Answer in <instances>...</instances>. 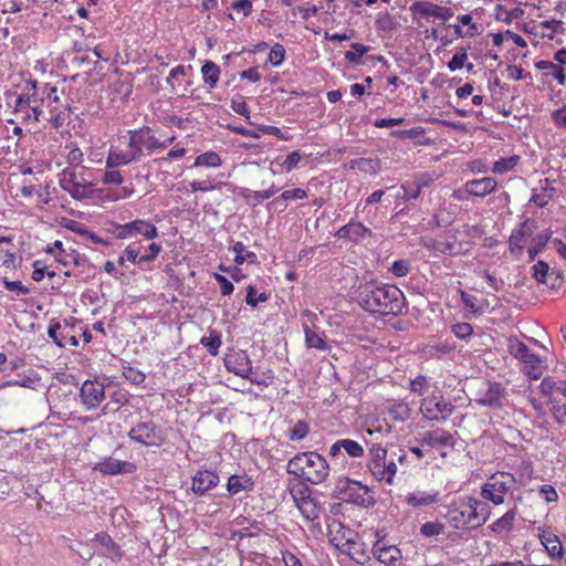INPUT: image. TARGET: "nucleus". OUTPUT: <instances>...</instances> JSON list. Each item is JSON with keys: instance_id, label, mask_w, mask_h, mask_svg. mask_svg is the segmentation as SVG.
I'll return each instance as SVG.
<instances>
[{"instance_id": "nucleus-1", "label": "nucleus", "mask_w": 566, "mask_h": 566, "mask_svg": "<svg viewBox=\"0 0 566 566\" xmlns=\"http://www.w3.org/2000/svg\"><path fill=\"white\" fill-rule=\"evenodd\" d=\"M353 298L365 311L377 316H398L406 308V297L400 289L375 279H361L353 286Z\"/></svg>"}, {"instance_id": "nucleus-2", "label": "nucleus", "mask_w": 566, "mask_h": 566, "mask_svg": "<svg viewBox=\"0 0 566 566\" xmlns=\"http://www.w3.org/2000/svg\"><path fill=\"white\" fill-rule=\"evenodd\" d=\"M287 471L312 484L324 482L329 474L325 458L316 452H303L289 461Z\"/></svg>"}, {"instance_id": "nucleus-3", "label": "nucleus", "mask_w": 566, "mask_h": 566, "mask_svg": "<svg viewBox=\"0 0 566 566\" xmlns=\"http://www.w3.org/2000/svg\"><path fill=\"white\" fill-rule=\"evenodd\" d=\"M59 185L74 200L84 201L93 199L102 190L95 189L92 180L85 176V169L77 171L74 167H66L59 174Z\"/></svg>"}, {"instance_id": "nucleus-4", "label": "nucleus", "mask_w": 566, "mask_h": 566, "mask_svg": "<svg viewBox=\"0 0 566 566\" xmlns=\"http://www.w3.org/2000/svg\"><path fill=\"white\" fill-rule=\"evenodd\" d=\"M367 469L378 482H385L389 485L394 483L397 464L394 460L387 459V449L381 444L373 443L368 448Z\"/></svg>"}, {"instance_id": "nucleus-5", "label": "nucleus", "mask_w": 566, "mask_h": 566, "mask_svg": "<svg viewBox=\"0 0 566 566\" xmlns=\"http://www.w3.org/2000/svg\"><path fill=\"white\" fill-rule=\"evenodd\" d=\"M443 515L448 525L458 531L475 530V509H472V496H459L447 506Z\"/></svg>"}, {"instance_id": "nucleus-6", "label": "nucleus", "mask_w": 566, "mask_h": 566, "mask_svg": "<svg viewBox=\"0 0 566 566\" xmlns=\"http://www.w3.org/2000/svg\"><path fill=\"white\" fill-rule=\"evenodd\" d=\"M128 148L132 149L137 160L140 159L146 150L151 154L156 150H161L171 145L175 140V136L167 137L164 140H159L154 130L149 126H143L138 129L128 130Z\"/></svg>"}, {"instance_id": "nucleus-7", "label": "nucleus", "mask_w": 566, "mask_h": 566, "mask_svg": "<svg viewBox=\"0 0 566 566\" xmlns=\"http://www.w3.org/2000/svg\"><path fill=\"white\" fill-rule=\"evenodd\" d=\"M472 244L468 226H463L448 230L443 237L433 240L431 247L436 252L455 256L468 253Z\"/></svg>"}, {"instance_id": "nucleus-8", "label": "nucleus", "mask_w": 566, "mask_h": 566, "mask_svg": "<svg viewBox=\"0 0 566 566\" xmlns=\"http://www.w3.org/2000/svg\"><path fill=\"white\" fill-rule=\"evenodd\" d=\"M516 478L514 474L505 471H496L491 474L485 483L481 486V497L494 505L504 503L505 495L516 486Z\"/></svg>"}, {"instance_id": "nucleus-9", "label": "nucleus", "mask_w": 566, "mask_h": 566, "mask_svg": "<svg viewBox=\"0 0 566 566\" xmlns=\"http://www.w3.org/2000/svg\"><path fill=\"white\" fill-rule=\"evenodd\" d=\"M419 443L428 448L429 453L436 451L441 458H446L454 449L457 439L454 433L438 427L423 432Z\"/></svg>"}, {"instance_id": "nucleus-10", "label": "nucleus", "mask_w": 566, "mask_h": 566, "mask_svg": "<svg viewBox=\"0 0 566 566\" xmlns=\"http://www.w3.org/2000/svg\"><path fill=\"white\" fill-rule=\"evenodd\" d=\"M290 494L306 521H315L319 517L321 506L312 496L311 489L303 481L291 484Z\"/></svg>"}, {"instance_id": "nucleus-11", "label": "nucleus", "mask_w": 566, "mask_h": 566, "mask_svg": "<svg viewBox=\"0 0 566 566\" xmlns=\"http://www.w3.org/2000/svg\"><path fill=\"white\" fill-rule=\"evenodd\" d=\"M509 352L523 364V370L531 379H539L543 373L542 359L517 339L510 340Z\"/></svg>"}, {"instance_id": "nucleus-12", "label": "nucleus", "mask_w": 566, "mask_h": 566, "mask_svg": "<svg viewBox=\"0 0 566 566\" xmlns=\"http://www.w3.org/2000/svg\"><path fill=\"white\" fill-rule=\"evenodd\" d=\"M128 437L142 446L157 448L166 440L163 429L153 421L137 423L129 430Z\"/></svg>"}, {"instance_id": "nucleus-13", "label": "nucleus", "mask_w": 566, "mask_h": 566, "mask_svg": "<svg viewBox=\"0 0 566 566\" xmlns=\"http://www.w3.org/2000/svg\"><path fill=\"white\" fill-rule=\"evenodd\" d=\"M453 408V405L441 395V391H433L430 396L424 397L420 406L424 418L437 421L448 418Z\"/></svg>"}, {"instance_id": "nucleus-14", "label": "nucleus", "mask_w": 566, "mask_h": 566, "mask_svg": "<svg viewBox=\"0 0 566 566\" xmlns=\"http://www.w3.org/2000/svg\"><path fill=\"white\" fill-rule=\"evenodd\" d=\"M535 229V222L525 219L514 228L509 238V251L515 258L523 255L527 240L532 237Z\"/></svg>"}, {"instance_id": "nucleus-15", "label": "nucleus", "mask_w": 566, "mask_h": 566, "mask_svg": "<svg viewBox=\"0 0 566 566\" xmlns=\"http://www.w3.org/2000/svg\"><path fill=\"white\" fill-rule=\"evenodd\" d=\"M536 536L552 559L560 560L564 558L565 551L562 541L551 526L542 525L536 527Z\"/></svg>"}, {"instance_id": "nucleus-16", "label": "nucleus", "mask_w": 566, "mask_h": 566, "mask_svg": "<svg viewBox=\"0 0 566 566\" xmlns=\"http://www.w3.org/2000/svg\"><path fill=\"white\" fill-rule=\"evenodd\" d=\"M410 11L420 18H433L443 22L454 15L450 7L439 6L431 1H416L410 6Z\"/></svg>"}, {"instance_id": "nucleus-17", "label": "nucleus", "mask_w": 566, "mask_h": 566, "mask_svg": "<svg viewBox=\"0 0 566 566\" xmlns=\"http://www.w3.org/2000/svg\"><path fill=\"white\" fill-rule=\"evenodd\" d=\"M335 238L339 240H346L350 243L358 244L366 238L371 237V230L356 219H350L348 223L340 227L335 232Z\"/></svg>"}, {"instance_id": "nucleus-18", "label": "nucleus", "mask_w": 566, "mask_h": 566, "mask_svg": "<svg viewBox=\"0 0 566 566\" xmlns=\"http://www.w3.org/2000/svg\"><path fill=\"white\" fill-rule=\"evenodd\" d=\"M371 553L374 557L385 566H399L402 560L401 549L396 545L374 543Z\"/></svg>"}, {"instance_id": "nucleus-19", "label": "nucleus", "mask_w": 566, "mask_h": 566, "mask_svg": "<svg viewBox=\"0 0 566 566\" xmlns=\"http://www.w3.org/2000/svg\"><path fill=\"white\" fill-rule=\"evenodd\" d=\"M106 475H116L122 473H134L137 468L133 462L117 460L112 457L101 459L93 468Z\"/></svg>"}, {"instance_id": "nucleus-20", "label": "nucleus", "mask_w": 566, "mask_h": 566, "mask_svg": "<svg viewBox=\"0 0 566 566\" xmlns=\"http://www.w3.org/2000/svg\"><path fill=\"white\" fill-rule=\"evenodd\" d=\"M224 365L229 371L243 378L248 377L252 370L251 360L245 350H233L224 357Z\"/></svg>"}, {"instance_id": "nucleus-21", "label": "nucleus", "mask_w": 566, "mask_h": 566, "mask_svg": "<svg viewBox=\"0 0 566 566\" xmlns=\"http://www.w3.org/2000/svg\"><path fill=\"white\" fill-rule=\"evenodd\" d=\"M303 332L307 349H316L331 355L333 348L332 343H334V340H329L324 332H316L306 324L303 325Z\"/></svg>"}, {"instance_id": "nucleus-22", "label": "nucleus", "mask_w": 566, "mask_h": 566, "mask_svg": "<svg viewBox=\"0 0 566 566\" xmlns=\"http://www.w3.org/2000/svg\"><path fill=\"white\" fill-rule=\"evenodd\" d=\"M433 181V178L428 172L417 174L412 179L407 180L400 185V190L405 191V196L410 200H416L420 197L423 188H428Z\"/></svg>"}, {"instance_id": "nucleus-23", "label": "nucleus", "mask_w": 566, "mask_h": 566, "mask_svg": "<svg viewBox=\"0 0 566 566\" xmlns=\"http://www.w3.org/2000/svg\"><path fill=\"white\" fill-rule=\"evenodd\" d=\"M93 541L102 547L99 555L117 563L124 557V551L120 546L105 532L95 534Z\"/></svg>"}, {"instance_id": "nucleus-24", "label": "nucleus", "mask_w": 566, "mask_h": 566, "mask_svg": "<svg viewBox=\"0 0 566 566\" xmlns=\"http://www.w3.org/2000/svg\"><path fill=\"white\" fill-rule=\"evenodd\" d=\"M346 501L353 502L363 507H369L375 504V500L370 494V491L367 486L363 485L360 482L352 481L348 485V489L345 491Z\"/></svg>"}, {"instance_id": "nucleus-25", "label": "nucleus", "mask_w": 566, "mask_h": 566, "mask_svg": "<svg viewBox=\"0 0 566 566\" xmlns=\"http://www.w3.org/2000/svg\"><path fill=\"white\" fill-rule=\"evenodd\" d=\"M497 187V182L492 177L472 179L464 184L465 191L473 197H485L492 193Z\"/></svg>"}, {"instance_id": "nucleus-26", "label": "nucleus", "mask_w": 566, "mask_h": 566, "mask_svg": "<svg viewBox=\"0 0 566 566\" xmlns=\"http://www.w3.org/2000/svg\"><path fill=\"white\" fill-rule=\"evenodd\" d=\"M219 483L217 473L209 470H200L192 479V491L197 495H203Z\"/></svg>"}, {"instance_id": "nucleus-27", "label": "nucleus", "mask_w": 566, "mask_h": 566, "mask_svg": "<svg viewBox=\"0 0 566 566\" xmlns=\"http://www.w3.org/2000/svg\"><path fill=\"white\" fill-rule=\"evenodd\" d=\"M353 537H357L356 534L342 523L334 522L329 525V541L339 552L345 548Z\"/></svg>"}, {"instance_id": "nucleus-28", "label": "nucleus", "mask_w": 566, "mask_h": 566, "mask_svg": "<svg viewBox=\"0 0 566 566\" xmlns=\"http://www.w3.org/2000/svg\"><path fill=\"white\" fill-rule=\"evenodd\" d=\"M40 95V86L36 81H29L27 83L25 92L18 95L15 101V111L23 112L30 108L33 104L38 103Z\"/></svg>"}, {"instance_id": "nucleus-29", "label": "nucleus", "mask_w": 566, "mask_h": 566, "mask_svg": "<svg viewBox=\"0 0 566 566\" xmlns=\"http://www.w3.org/2000/svg\"><path fill=\"white\" fill-rule=\"evenodd\" d=\"M136 160L137 158L130 148L127 147V150L124 151L111 147L106 157L105 166L107 169H114L120 166L132 164Z\"/></svg>"}, {"instance_id": "nucleus-30", "label": "nucleus", "mask_w": 566, "mask_h": 566, "mask_svg": "<svg viewBox=\"0 0 566 566\" xmlns=\"http://www.w3.org/2000/svg\"><path fill=\"white\" fill-rule=\"evenodd\" d=\"M440 500L439 492H427L416 490L406 496V503L412 507H424L438 503Z\"/></svg>"}, {"instance_id": "nucleus-31", "label": "nucleus", "mask_w": 566, "mask_h": 566, "mask_svg": "<svg viewBox=\"0 0 566 566\" xmlns=\"http://www.w3.org/2000/svg\"><path fill=\"white\" fill-rule=\"evenodd\" d=\"M363 428L368 436L377 434L384 437L390 432V426L386 419H381L375 415H368L364 418Z\"/></svg>"}, {"instance_id": "nucleus-32", "label": "nucleus", "mask_w": 566, "mask_h": 566, "mask_svg": "<svg viewBox=\"0 0 566 566\" xmlns=\"http://www.w3.org/2000/svg\"><path fill=\"white\" fill-rule=\"evenodd\" d=\"M343 554L349 556L350 559L355 560L357 564L364 565L366 564L370 557L366 551L365 544L358 541L356 537H353L344 549H342Z\"/></svg>"}, {"instance_id": "nucleus-33", "label": "nucleus", "mask_w": 566, "mask_h": 566, "mask_svg": "<svg viewBox=\"0 0 566 566\" xmlns=\"http://www.w3.org/2000/svg\"><path fill=\"white\" fill-rule=\"evenodd\" d=\"M554 394H562V391H530V402L538 415L545 416L548 413Z\"/></svg>"}, {"instance_id": "nucleus-34", "label": "nucleus", "mask_w": 566, "mask_h": 566, "mask_svg": "<svg viewBox=\"0 0 566 566\" xmlns=\"http://www.w3.org/2000/svg\"><path fill=\"white\" fill-rule=\"evenodd\" d=\"M344 449L345 452L352 458H360L364 455V448L360 443L350 439L337 440L329 450L331 455L335 457Z\"/></svg>"}, {"instance_id": "nucleus-35", "label": "nucleus", "mask_w": 566, "mask_h": 566, "mask_svg": "<svg viewBox=\"0 0 566 566\" xmlns=\"http://www.w3.org/2000/svg\"><path fill=\"white\" fill-rule=\"evenodd\" d=\"M129 222L134 238L140 235L146 240H153L159 235L157 227L148 220L135 219Z\"/></svg>"}, {"instance_id": "nucleus-36", "label": "nucleus", "mask_w": 566, "mask_h": 566, "mask_svg": "<svg viewBox=\"0 0 566 566\" xmlns=\"http://www.w3.org/2000/svg\"><path fill=\"white\" fill-rule=\"evenodd\" d=\"M38 103H40L42 106L49 107V109H51L53 106H63L57 95L56 86H53L49 83H44L40 86Z\"/></svg>"}, {"instance_id": "nucleus-37", "label": "nucleus", "mask_w": 566, "mask_h": 566, "mask_svg": "<svg viewBox=\"0 0 566 566\" xmlns=\"http://www.w3.org/2000/svg\"><path fill=\"white\" fill-rule=\"evenodd\" d=\"M517 510L515 507L509 510L501 517H499L492 524H490L489 528L494 533L511 532L513 530Z\"/></svg>"}, {"instance_id": "nucleus-38", "label": "nucleus", "mask_w": 566, "mask_h": 566, "mask_svg": "<svg viewBox=\"0 0 566 566\" xmlns=\"http://www.w3.org/2000/svg\"><path fill=\"white\" fill-rule=\"evenodd\" d=\"M535 67L544 71L546 75L554 77L559 85H565L566 76L564 69L560 65L555 64L552 61L541 60L535 63Z\"/></svg>"}, {"instance_id": "nucleus-39", "label": "nucleus", "mask_w": 566, "mask_h": 566, "mask_svg": "<svg viewBox=\"0 0 566 566\" xmlns=\"http://www.w3.org/2000/svg\"><path fill=\"white\" fill-rule=\"evenodd\" d=\"M552 230L546 229L533 239V244L527 250L530 261H534L535 258L545 249L546 244L552 239Z\"/></svg>"}, {"instance_id": "nucleus-40", "label": "nucleus", "mask_w": 566, "mask_h": 566, "mask_svg": "<svg viewBox=\"0 0 566 566\" xmlns=\"http://www.w3.org/2000/svg\"><path fill=\"white\" fill-rule=\"evenodd\" d=\"M472 509H475V516L473 518H474V526L476 530V528L483 526L489 521V518L491 517L492 511H491V507L486 503H484L473 496H472Z\"/></svg>"}, {"instance_id": "nucleus-41", "label": "nucleus", "mask_w": 566, "mask_h": 566, "mask_svg": "<svg viewBox=\"0 0 566 566\" xmlns=\"http://www.w3.org/2000/svg\"><path fill=\"white\" fill-rule=\"evenodd\" d=\"M230 250L235 253L234 263L238 265L243 264L244 262L249 264L258 263V256L252 251H247L245 245L242 242H235Z\"/></svg>"}, {"instance_id": "nucleus-42", "label": "nucleus", "mask_w": 566, "mask_h": 566, "mask_svg": "<svg viewBox=\"0 0 566 566\" xmlns=\"http://www.w3.org/2000/svg\"><path fill=\"white\" fill-rule=\"evenodd\" d=\"M200 344L207 348L210 355L217 356L222 345L221 333L217 329L209 328V335L201 337Z\"/></svg>"}, {"instance_id": "nucleus-43", "label": "nucleus", "mask_w": 566, "mask_h": 566, "mask_svg": "<svg viewBox=\"0 0 566 566\" xmlns=\"http://www.w3.org/2000/svg\"><path fill=\"white\" fill-rule=\"evenodd\" d=\"M566 398V391H562V394H554L552 398V403L548 407V413H552L553 417L562 422L563 418L566 417V405L564 399Z\"/></svg>"}, {"instance_id": "nucleus-44", "label": "nucleus", "mask_w": 566, "mask_h": 566, "mask_svg": "<svg viewBox=\"0 0 566 566\" xmlns=\"http://www.w3.org/2000/svg\"><path fill=\"white\" fill-rule=\"evenodd\" d=\"M352 169H358L361 172L376 175L380 169V160L373 158H357L350 161Z\"/></svg>"}, {"instance_id": "nucleus-45", "label": "nucleus", "mask_w": 566, "mask_h": 566, "mask_svg": "<svg viewBox=\"0 0 566 566\" xmlns=\"http://www.w3.org/2000/svg\"><path fill=\"white\" fill-rule=\"evenodd\" d=\"M201 73L203 82L210 88H214L220 77L219 66L212 61H207L201 67Z\"/></svg>"}, {"instance_id": "nucleus-46", "label": "nucleus", "mask_w": 566, "mask_h": 566, "mask_svg": "<svg viewBox=\"0 0 566 566\" xmlns=\"http://www.w3.org/2000/svg\"><path fill=\"white\" fill-rule=\"evenodd\" d=\"M518 161H520V156H517V155L500 158L493 163L491 171L493 174H499V175L512 171L517 166Z\"/></svg>"}, {"instance_id": "nucleus-47", "label": "nucleus", "mask_w": 566, "mask_h": 566, "mask_svg": "<svg viewBox=\"0 0 566 566\" xmlns=\"http://www.w3.org/2000/svg\"><path fill=\"white\" fill-rule=\"evenodd\" d=\"M350 48L352 50L346 51L344 54L345 60L352 64H363V55L370 51V46L354 42L350 44Z\"/></svg>"}, {"instance_id": "nucleus-48", "label": "nucleus", "mask_w": 566, "mask_h": 566, "mask_svg": "<svg viewBox=\"0 0 566 566\" xmlns=\"http://www.w3.org/2000/svg\"><path fill=\"white\" fill-rule=\"evenodd\" d=\"M81 402L86 409H95L105 399V391H80Z\"/></svg>"}, {"instance_id": "nucleus-49", "label": "nucleus", "mask_w": 566, "mask_h": 566, "mask_svg": "<svg viewBox=\"0 0 566 566\" xmlns=\"http://www.w3.org/2000/svg\"><path fill=\"white\" fill-rule=\"evenodd\" d=\"M222 160L214 151H206L196 157L193 166L196 167H211L216 168L221 166Z\"/></svg>"}, {"instance_id": "nucleus-50", "label": "nucleus", "mask_w": 566, "mask_h": 566, "mask_svg": "<svg viewBox=\"0 0 566 566\" xmlns=\"http://www.w3.org/2000/svg\"><path fill=\"white\" fill-rule=\"evenodd\" d=\"M307 196V191L302 188L285 190L279 197H276L271 203H269L268 208L270 209L271 206L279 205L281 201L306 199Z\"/></svg>"}, {"instance_id": "nucleus-51", "label": "nucleus", "mask_w": 566, "mask_h": 566, "mask_svg": "<svg viewBox=\"0 0 566 566\" xmlns=\"http://www.w3.org/2000/svg\"><path fill=\"white\" fill-rule=\"evenodd\" d=\"M107 230L109 233H112L114 235V238L119 239V240H127V239L134 238L130 222H127V223L112 222V223H109V227Z\"/></svg>"}, {"instance_id": "nucleus-52", "label": "nucleus", "mask_w": 566, "mask_h": 566, "mask_svg": "<svg viewBox=\"0 0 566 566\" xmlns=\"http://www.w3.org/2000/svg\"><path fill=\"white\" fill-rule=\"evenodd\" d=\"M251 484L252 482L250 478L234 474L228 479L227 488L231 494H237L243 490H247Z\"/></svg>"}, {"instance_id": "nucleus-53", "label": "nucleus", "mask_w": 566, "mask_h": 566, "mask_svg": "<svg viewBox=\"0 0 566 566\" xmlns=\"http://www.w3.org/2000/svg\"><path fill=\"white\" fill-rule=\"evenodd\" d=\"M239 196L245 201V203L252 208L261 205L264 200L260 190H251L245 187L238 188Z\"/></svg>"}, {"instance_id": "nucleus-54", "label": "nucleus", "mask_w": 566, "mask_h": 566, "mask_svg": "<svg viewBox=\"0 0 566 566\" xmlns=\"http://www.w3.org/2000/svg\"><path fill=\"white\" fill-rule=\"evenodd\" d=\"M467 60H468L467 48H464V46L458 48L454 55L448 62V69L451 72L461 70L462 67H464Z\"/></svg>"}, {"instance_id": "nucleus-55", "label": "nucleus", "mask_w": 566, "mask_h": 566, "mask_svg": "<svg viewBox=\"0 0 566 566\" xmlns=\"http://www.w3.org/2000/svg\"><path fill=\"white\" fill-rule=\"evenodd\" d=\"M270 295L266 293H258V290L254 285H249L247 287V296L245 303L252 307H256L259 303L266 302Z\"/></svg>"}, {"instance_id": "nucleus-56", "label": "nucleus", "mask_w": 566, "mask_h": 566, "mask_svg": "<svg viewBox=\"0 0 566 566\" xmlns=\"http://www.w3.org/2000/svg\"><path fill=\"white\" fill-rule=\"evenodd\" d=\"M285 59V49L282 44L275 43L268 55V61L271 63L272 66H280L282 65L283 61Z\"/></svg>"}, {"instance_id": "nucleus-57", "label": "nucleus", "mask_w": 566, "mask_h": 566, "mask_svg": "<svg viewBox=\"0 0 566 566\" xmlns=\"http://www.w3.org/2000/svg\"><path fill=\"white\" fill-rule=\"evenodd\" d=\"M444 533V525L440 522H426L420 527V534L424 537L438 536Z\"/></svg>"}, {"instance_id": "nucleus-58", "label": "nucleus", "mask_w": 566, "mask_h": 566, "mask_svg": "<svg viewBox=\"0 0 566 566\" xmlns=\"http://www.w3.org/2000/svg\"><path fill=\"white\" fill-rule=\"evenodd\" d=\"M549 266L545 261H538L532 266V276L538 283H545Z\"/></svg>"}, {"instance_id": "nucleus-59", "label": "nucleus", "mask_w": 566, "mask_h": 566, "mask_svg": "<svg viewBox=\"0 0 566 566\" xmlns=\"http://www.w3.org/2000/svg\"><path fill=\"white\" fill-rule=\"evenodd\" d=\"M308 433V424L305 421H297L290 431L289 439L292 441L302 440Z\"/></svg>"}, {"instance_id": "nucleus-60", "label": "nucleus", "mask_w": 566, "mask_h": 566, "mask_svg": "<svg viewBox=\"0 0 566 566\" xmlns=\"http://www.w3.org/2000/svg\"><path fill=\"white\" fill-rule=\"evenodd\" d=\"M123 376L132 385L135 386L140 385L145 380V374L133 367H125L123 370Z\"/></svg>"}, {"instance_id": "nucleus-61", "label": "nucleus", "mask_w": 566, "mask_h": 566, "mask_svg": "<svg viewBox=\"0 0 566 566\" xmlns=\"http://www.w3.org/2000/svg\"><path fill=\"white\" fill-rule=\"evenodd\" d=\"M451 331L460 339H468L473 334L471 324L465 322L452 325Z\"/></svg>"}, {"instance_id": "nucleus-62", "label": "nucleus", "mask_w": 566, "mask_h": 566, "mask_svg": "<svg viewBox=\"0 0 566 566\" xmlns=\"http://www.w3.org/2000/svg\"><path fill=\"white\" fill-rule=\"evenodd\" d=\"M231 108L233 109V112L245 117L247 119L250 118V114H251L250 108L242 96L232 98Z\"/></svg>"}, {"instance_id": "nucleus-63", "label": "nucleus", "mask_w": 566, "mask_h": 566, "mask_svg": "<svg viewBox=\"0 0 566 566\" xmlns=\"http://www.w3.org/2000/svg\"><path fill=\"white\" fill-rule=\"evenodd\" d=\"M410 263L407 260L395 261L389 271L397 277H403L410 272Z\"/></svg>"}, {"instance_id": "nucleus-64", "label": "nucleus", "mask_w": 566, "mask_h": 566, "mask_svg": "<svg viewBox=\"0 0 566 566\" xmlns=\"http://www.w3.org/2000/svg\"><path fill=\"white\" fill-rule=\"evenodd\" d=\"M552 120L556 127L566 129V105L552 113Z\"/></svg>"}]
</instances>
